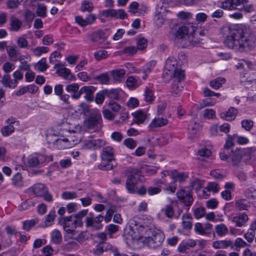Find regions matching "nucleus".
<instances>
[{
	"instance_id": "1",
	"label": "nucleus",
	"mask_w": 256,
	"mask_h": 256,
	"mask_svg": "<svg viewBox=\"0 0 256 256\" xmlns=\"http://www.w3.org/2000/svg\"><path fill=\"white\" fill-rule=\"evenodd\" d=\"M256 36L245 25L236 26L230 30V35L224 41L229 48L240 52L252 50L255 46Z\"/></svg>"
},
{
	"instance_id": "2",
	"label": "nucleus",
	"mask_w": 256,
	"mask_h": 256,
	"mask_svg": "<svg viewBox=\"0 0 256 256\" xmlns=\"http://www.w3.org/2000/svg\"><path fill=\"white\" fill-rule=\"evenodd\" d=\"M196 28L192 24H188L178 27L176 32L173 30L172 31L176 38L182 39L186 46H194L200 44L198 38L194 35Z\"/></svg>"
},
{
	"instance_id": "3",
	"label": "nucleus",
	"mask_w": 256,
	"mask_h": 256,
	"mask_svg": "<svg viewBox=\"0 0 256 256\" xmlns=\"http://www.w3.org/2000/svg\"><path fill=\"white\" fill-rule=\"evenodd\" d=\"M177 61L173 57L168 58L166 62L164 70V77L166 79L176 78L178 82L184 78V72L177 68Z\"/></svg>"
},
{
	"instance_id": "4",
	"label": "nucleus",
	"mask_w": 256,
	"mask_h": 256,
	"mask_svg": "<svg viewBox=\"0 0 256 256\" xmlns=\"http://www.w3.org/2000/svg\"><path fill=\"white\" fill-rule=\"evenodd\" d=\"M102 162L100 164L98 168L102 170H109L113 168L114 166L110 162L114 160V150L110 146L104 147L100 155Z\"/></svg>"
},
{
	"instance_id": "5",
	"label": "nucleus",
	"mask_w": 256,
	"mask_h": 256,
	"mask_svg": "<svg viewBox=\"0 0 256 256\" xmlns=\"http://www.w3.org/2000/svg\"><path fill=\"white\" fill-rule=\"evenodd\" d=\"M89 112L90 116L84 121V125L90 130L98 131L100 128L102 122L100 112L98 109H92Z\"/></svg>"
},
{
	"instance_id": "6",
	"label": "nucleus",
	"mask_w": 256,
	"mask_h": 256,
	"mask_svg": "<svg viewBox=\"0 0 256 256\" xmlns=\"http://www.w3.org/2000/svg\"><path fill=\"white\" fill-rule=\"evenodd\" d=\"M138 176L139 171L138 169L130 168L126 170L125 187L128 193H136Z\"/></svg>"
},
{
	"instance_id": "7",
	"label": "nucleus",
	"mask_w": 256,
	"mask_h": 256,
	"mask_svg": "<svg viewBox=\"0 0 256 256\" xmlns=\"http://www.w3.org/2000/svg\"><path fill=\"white\" fill-rule=\"evenodd\" d=\"M170 12L165 6H161L160 3L158 4L156 8L154 16V22L155 24L158 27L161 26L166 19L167 14Z\"/></svg>"
},
{
	"instance_id": "8",
	"label": "nucleus",
	"mask_w": 256,
	"mask_h": 256,
	"mask_svg": "<svg viewBox=\"0 0 256 256\" xmlns=\"http://www.w3.org/2000/svg\"><path fill=\"white\" fill-rule=\"evenodd\" d=\"M58 223L62 226L64 230L68 234L72 233L77 226H78L72 216L60 217L58 219Z\"/></svg>"
},
{
	"instance_id": "9",
	"label": "nucleus",
	"mask_w": 256,
	"mask_h": 256,
	"mask_svg": "<svg viewBox=\"0 0 256 256\" xmlns=\"http://www.w3.org/2000/svg\"><path fill=\"white\" fill-rule=\"evenodd\" d=\"M104 220V216L102 214H99L96 217L90 212L86 219V226L87 228H90L94 230H98L100 229L103 225L102 224Z\"/></svg>"
},
{
	"instance_id": "10",
	"label": "nucleus",
	"mask_w": 256,
	"mask_h": 256,
	"mask_svg": "<svg viewBox=\"0 0 256 256\" xmlns=\"http://www.w3.org/2000/svg\"><path fill=\"white\" fill-rule=\"evenodd\" d=\"M52 143H53L56 148L60 150L68 148L74 146L72 136H68L66 138H55Z\"/></svg>"
},
{
	"instance_id": "11",
	"label": "nucleus",
	"mask_w": 256,
	"mask_h": 256,
	"mask_svg": "<svg viewBox=\"0 0 256 256\" xmlns=\"http://www.w3.org/2000/svg\"><path fill=\"white\" fill-rule=\"evenodd\" d=\"M178 200L183 202L186 206H190L193 202V198L191 192L188 188H182L176 192Z\"/></svg>"
},
{
	"instance_id": "12",
	"label": "nucleus",
	"mask_w": 256,
	"mask_h": 256,
	"mask_svg": "<svg viewBox=\"0 0 256 256\" xmlns=\"http://www.w3.org/2000/svg\"><path fill=\"white\" fill-rule=\"evenodd\" d=\"M246 0H224L220 2V8L226 10H234L239 9V7Z\"/></svg>"
},
{
	"instance_id": "13",
	"label": "nucleus",
	"mask_w": 256,
	"mask_h": 256,
	"mask_svg": "<svg viewBox=\"0 0 256 256\" xmlns=\"http://www.w3.org/2000/svg\"><path fill=\"white\" fill-rule=\"evenodd\" d=\"M175 204L174 202H172L170 204H166L164 207L162 208L160 212L158 214L159 217L161 216H165L170 219H176L178 220L180 216L179 214H176L174 209V206Z\"/></svg>"
},
{
	"instance_id": "14",
	"label": "nucleus",
	"mask_w": 256,
	"mask_h": 256,
	"mask_svg": "<svg viewBox=\"0 0 256 256\" xmlns=\"http://www.w3.org/2000/svg\"><path fill=\"white\" fill-rule=\"evenodd\" d=\"M106 144V141L102 139H92V138H90L84 142V148L87 149H100Z\"/></svg>"
},
{
	"instance_id": "15",
	"label": "nucleus",
	"mask_w": 256,
	"mask_h": 256,
	"mask_svg": "<svg viewBox=\"0 0 256 256\" xmlns=\"http://www.w3.org/2000/svg\"><path fill=\"white\" fill-rule=\"evenodd\" d=\"M256 64L252 61L247 59H240L238 60L235 66L237 70H242L245 72L254 69Z\"/></svg>"
},
{
	"instance_id": "16",
	"label": "nucleus",
	"mask_w": 256,
	"mask_h": 256,
	"mask_svg": "<svg viewBox=\"0 0 256 256\" xmlns=\"http://www.w3.org/2000/svg\"><path fill=\"white\" fill-rule=\"evenodd\" d=\"M47 188L43 184L38 183L26 190V192L34 194L37 197H42V196L46 192Z\"/></svg>"
},
{
	"instance_id": "17",
	"label": "nucleus",
	"mask_w": 256,
	"mask_h": 256,
	"mask_svg": "<svg viewBox=\"0 0 256 256\" xmlns=\"http://www.w3.org/2000/svg\"><path fill=\"white\" fill-rule=\"evenodd\" d=\"M164 238V236L161 232L155 233L152 236L149 238L148 243L149 246L151 248H156L160 246Z\"/></svg>"
},
{
	"instance_id": "18",
	"label": "nucleus",
	"mask_w": 256,
	"mask_h": 256,
	"mask_svg": "<svg viewBox=\"0 0 256 256\" xmlns=\"http://www.w3.org/2000/svg\"><path fill=\"white\" fill-rule=\"evenodd\" d=\"M96 90V88L94 86H82L80 89V97L82 94H84L85 99L88 101L92 102L94 100V94Z\"/></svg>"
},
{
	"instance_id": "19",
	"label": "nucleus",
	"mask_w": 256,
	"mask_h": 256,
	"mask_svg": "<svg viewBox=\"0 0 256 256\" xmlns=\"http://www.w3.org/2000/svg\"><path fill=\"white\" fill-rule=\"evenodd\" d=\"M248 216L245 212L238 213L234 216L232 222L235 224L237 227L244 226L248 220Z\"/></svg>"
},
{
	"instance_id": "20",
	"label": "nucleus",
	"mask_w": 256,
	"mask_h": 256,
	"mask_svg": "<svg viewBox=\"0 0 256 256\" xmlns=\"http://www.w3.org/2000/svg\"><path fill=\"white\" fill-rule=\"evenodd\" d=\"M79 85L76 83L68 84L66 87V91L71 94V97L74 100H78L80 98V90Z\"/></svg>"
},
{
	"instance_id": "21",
	"label": "nucleus",
	"mask_w": 256,
	"mask_h": 256,
	"mask_svg": "<svg viewBox=\"0 0 256 256\" xmlns=\"http://www.w3.org/2000/svg\"><path fill=\"white\" fill-rule=\"evenodd\" d=\"M154 184L157 185L163 190L170 192L171 193H174L176 190V186H172L167 182L164 179L156 178L154 180Z\"/></svg>"
},
{
	"instance_id": "22",
	"label": "nucleus",
	"mask_w": 256,
	"mask_h": 256,
	"mask_svg": "<svg viewBox=\"0 0 256 256\" xmlns=\"http://www.w3.org/2000/svg\"><path fill=\"white\" fill-rule=\"evenodd\" d=\"M212 246L215 249L226 248L228 247L233 248L234 243L230 240H216L212 242Z\"/></svg>"
},
{
	"instance_id": "23",
	"label": "nucleus",
	"mask_w": 256,
	"mask_h": 256,
	"mask_svg": "<svg viewBox=\"0 0 256 256\" xmlns=\"http://www.w3.org/2000/svg\"><path fill=\"white\" fill-rule=\"evenodd\" d=\"M242 158V152L240 150L232 151L229 154V162H231L232 166H238L241 162Z\"/></svg>"
},
{
	"instance_id": "24",
	"label": "nucleus",
	"mask_w": 256,
	"mask_h": 256,
	"mask_svg": "<svg viewBox=\"0 0 256 256\" xmlns=\"http://www.w3.org/2000/svg\"><path fill=\"white\" fill-rule=\"evenodd\" d=\"M238 114V110L234 108L231 107L228 110L221 112L220 114V118L228 121L234 120Z\"/></svg>"
},
{
	"instance_id": "25",
	"label": "nucleus",
	"mask_w": 256,
	"mask_h": 256,
	"mask_svg": "<svg viewBox=\"0 0 256 256\" xmlns=\"http://www.w3.org/2000/svg\"><path fill=\"white\" fill-rule=\"evenodd\" d=\"M57 74L64 80H74L76 79L75 76L70 69L66 68H60L56 70Z\"/></svg>"
},
{
	"instance_id": "26",
	"label": "nucleus",
	"mask_w": 256,
	"mask_h": 256,
	"mask_svg": "<svg viewBox=\"0 0 256 256\" xmlns=\"http://www.w3.org/2000/svg\"><path fill=\"white\" fill-rule=\"evenodd\" d=\"M46 156L43 155H38V156H32L28 158V164L30 167H35L38 164L43 162L46 160Z\"/></svg>"
},
{
	"instance_id": "27",
	"label": "nucleus",
	"mask_w": 256,
	"mask_h": 256,
	"mask_svg": "<svg viewBox=\"0 0 256 256\" xmlns=\"http://www.w3.org/2000/svg\"><path fill=\"white\" fill-rule=\"evenodd\" d=\"M106 39V34L102 30L94 32L90 38L92 42L98 44L103 43Z\"/></svg>"
},
{
	"instance_id": "28",
	"label": "nucleus",
	"mask_w": 256,
	"mask_h": 256,
	"mask_svg": "<svg viewBox=\"0 0 256 256\" xmlns=\"http://www.w3.org/2000/svg\"><path fill=\"white\" fill-rule=\"evenodd\" d=\"M182 226L184 229L190 230L192 226V218L190 214H184L182 216Z\"/></svg>"
},
{
	"instance_id": "29",
	"label": "nucleus",
	"mask_w": 256,
	"mask_h": 256,
	"mask_svg": "<svg viewBox=\"0 0 256 256\" xmlns=\"http://www.w3.org/2000/svg\"><path fill=\"white\" fill-rule=\"evenodd\" d=\"M1 82L2 85L6 87L10 88H14L16 86L15 80H12L10 74H4L1 80Z\"/></svg>"
},
{
	"instance_id": "30",
	"label": "nucleus",
	"mask_w": 256,
	"mask_h": 256,
	"mask_svg": "<svg viewBox=\"0 0 256 256\" xmlns=\"http://www.w3.org/2000/svg\"><path fill=\"white\" fill-rule=\"evenodd\" d=\"M10 29L12 31L18 32L22 26V22L14 16H12L10 20Z\"/></svg>"
},
{
	"instance_id": "31",
	"label": "nucleus",
	"mask_w": 256,
	"mask_h": 256,
	"mask_svg": "<svg viewBox=\"0 0 256 256\" xmlns=\"http://www.w3.org/2000/svg\"><path fill=\"white\" fill-rule=\"evenodd\" d=\"M12 184L16 188H20L24 186L23 178L22 174L19 172L15 174L12 179Z\"/></svg>"
},
{
	"instance_id": "32",
	"label": "nucleus",
	"mask_w": 256,
	"mask_h": 256,
	"mask_svg": "<svg viewBox=\"0 0 256 256\" xmlns=\"http://www.w3.org/2000/svg\"><path fill=\"white\" fill-rule=\"evenodd\" d=\"M235 206L238 210H248L250 206V202L246 199H239L236 201Z\"/></svg>"
},
{
	"instance_id": "33",
	"label": "nucleus",
	"mask_w": 256,
	"mask_h": 256,
	"mask_svg": "<svg viewBox=\"0 0 256 256\" xmlns=\"http://www.w3.org/2000/svg\"><path fill=\"white\" fill-rule=\"evenodd\" d=\"M111 74L114 80L120 82L124 77L126 70L124 68H116L112 70Z\"/></svg>"
},
{
	"instance_id": "34",
	"label": "nucleus",
	"mask_w": 256,
	"mask_h": 256,
	"mask_svg": "<svg viewBox=\"0 0 256 256\" xmlns=\"http://www.w3.org/2000/svg\"><path fill=\"white\" fill-rule=\"evenodd\" d=\"M168 120L162 117L154 118L149 125L151 128L160 127L167 124Z\"/></svg>"
},
{
	"instance_id": "35",
	"label": "nucleus",
	"mask_w": 256,
	"mask_h": 256,
	"mask_svg": "<svg viewBox=\"0 0 256 256\" xmlns=\"http://www.w3.org/2000/svg\"><path fill=\"white\" fill-rule=\"evenodd\" d=\"M216 233L218 236L222 237L226 235L228 232V227L224 224H217L215 226Z\"/></svg>"
},
{
	"instance_id": "36",
	"label": "nucleus",
	"mask_w": 256,
	"mask_h": 256,
	"mask_svg": "<svg viewBox=\"0 0 256 256\" xmlns=\"http://www.w3.org/2000/svg\"><path fill=\"white\" fill-rule=\"evenodd\" d=\"M88 213V210H82L74 215V218L77 222L78 226H82L83 225L82 218L85 217Z\"/></svg>"
},
{
	"instance_id": "37",
	"label": "nucleus",
	"mask_w": 256,
	"mask_h": 256,
	"mask_svg": "<svg viewBox=\"0 0 256 256\" xmlns=\"http://www.w3.org/2000/svg\"><path fill=\"white\" fill-rule=\"evenodd\" d=\"M120 90L118 89L104 90L106 96L110 98L118 100L120 98Z\"/></svg>"
},
{
	"instance_id": "38",
	"label": "nucleus",
	"mask_w": 256,
	"mask_h": 256,
	"mask_svg": "<svg viewBox=\"0 0 256 256\" xmlns=\"http://www.w3.org/2000/svg\"><path fill=\"white\" fill-rule=\"evenodd\" d=\"M156 60H151L148 62L143 67V73L144 76L142 78L144 80H146L147 78V76L150 73L151 70L156 66Z\"/></svg>"
},
{
	"instance_id": "39",
	"label": "nucleus",
	"mask_w": 256,
	"mask_h": 256,
	"mask_svg": "<svg viewBox=\"0 0 256 256\" xmlns=\"http://www.w3.org/2000/svg\"><path fill=\"white\" fill-rule=\"evenodd\" d=\"M36 202L34 198H29L23 202L19 206L20 210H26L34 206Z\"/></svg>"
},
{
	"instance_id": "40",
	"label": "nucleus",
	"mask_w": 256,
	"mask_h": 256,
	"mask_svg": "<svg viewBox=\"0 0 256 256\" xmlns=\"http://www.w3.org/2000/svg\"><path fill=\"white\" fill-rule=\"evenodd\" d=\"M226 79L222 77H218L210 82V86L214 89L217 90L226 82Z\"/></svg>"
},
{
	"instance_id": "41",
	"label": "nucleus",
	"mask_w": 256,
	"mask_h": 256,
	"mask_svg": "<svg viewBox=\"0 0 256 256\" xmlns=\"http://www.w3.org/2000/svg\"><path fill=\"white\" fill-rule=\"evenodd\" d=\"M36 70L44 72L48 68V66L46 63V58H42L34 66Z\"/></svg>"
},
{
	"instance_id": "42",
	"label": "nucleus",
	"mask_w": 256,
	"mask_h": 256,
	"mask_svg": "<svg viewBox=\"0 0 256 256\" xmlns=\"http://www.w3.org/2000/svg\"><path fill=\"white\" fill-rule=\"evenodd\" d=\"M6 51L9 57L13 61H17L18 58H16L18 50L16 49V46H9L6 48Z\"/></svg>"
},
{
	"instance_id": "43",
	"label": "nucleus",
	"mask_w": 256,
	"mask_h": 256,
	"mask_svg": "<svg viewBox=\"0 0 256 256\" xmlns=\"http://www.w3.org/2000/svg\"><path fill=\"white\" fill-rule=\"evenodd\" d=\"M34 54L37 56L40 57L43 54H46L49 51V48L46 46H37L32 50Z\"/></svg>"
},
{
	"instance_id": "44",
	"label": "nucleus",
	"mask_w": 256,
	"mask_h": 256,
	"mask_svg": "<svg viewBox=\"0 0 256 256\" xmlns=\"http://www.w3.org/2000/svg\"><path fill=\"white\" fill-rule=\"evenodd\" d=\"M174 83L172 84L171 92L174 95H178L182 91V86L179 85L180 81L178 82L176 78H174Z\"/></svg>"
},
{
	"instance_id": "45",
	"label": "nucleus",
	"mask_w": 256,
	"mask_h": 256,
	"mask_svg": "<svg viewBox=\"0 0 256 256\" xmlns=\"http://www.w3.org/2000/svg\"><path fill=\"white\" fill-rule=\"evenodd\" d=\"M94 9V4L90 0H84L82 2L80 10L83 12H91Z\"/></svg>"
},
{
	"instance_id": "46",
	"label": "nucleus",
	"mask_w": 256,
	"mask_h": 256,
	"mask_svg": "<svg viewBox=\"0 0 256 256\" xmlns=\"http://www.w3.org/2000/svg\"><path fill=\"white\" fill-rule=\"evenodd\" d=\"M132 114L136 122L138 124H142L146 119V114L141 110L133 113Z\"/></svg>"
},
{
	"instance_id": "47",
	"label": "nucleus",
	"mask_w": 256,
	"mask_h": 256,
	"mask_svg": "<svg viewBox=\"0 0 256 256\" xmlns=\"http://www.w3.org/2000/svg\"><path fill=\"white\" fill-rule=\"evenodd\" d=\"M109 108L115 112H122L124 111V108L120 106L117 102L110 101L108 104Z\"/></svg>"
},
{
	"instance_id": "48",
	"label": "nucleus",
	"mask_w": 256,
	"mask_h": 256,
	"mask_svg": "<svg viewBox=\"0 0 256 256\" xmlns=\"http://www.w3.org/2000/svg\"><path fill=\"white\" fill-rule=\"evenodd\" d=\"M36 14L38 16L45 18L47 15V8L46 6L42 4H38L36 10Z\"/></svg>"
},
{
	"instance_id": "49",
	"label": "nucleus",
	"mask_w": 256,
	"mask_h": 256,
	"mask_svg": "<svg viewBox=\"0 0 256 256\" xmlns=\"http://www.w3.org/2000/svg\"><path fill=\"white\" fill-rule=\"evenodd\" d=\"M126 84L127 86L129 88H134L138 86L140 83L136 79V78L133 76H128L126 80Z\"/></svg>"
},
{
	"instance_id": "50",
	"label": "nucleus",
	"mask_w": 256,
	"mask_h": 256,
	"mask_svg": "<svg viewBox=\"0 0 256 256\" xmlns=\"http://www.w3.org/2000/svg\"><path fill=\"white\" fill-rule=\"evenodd\" d=\"M56 216L54 210H51L46 216L45 224L46 226H50L52 224Z\"/></svg>"
},
{
	"instance_id": "51",
	"label": "nucleus",
	"mask_w": 256,
	"mask_h": 256,
	"mask_svg": "<svg viewBox=\"0 0 256 256\" xmlns=\"http://www.w3.org/2000/svg\"><path fill=\"white\" fill-rule=\"evenodd\" d=\"M14 126L7 125L2 128L1 132L4 136H8L14 132Z\"/></svg>"
},
{
	"instance_id": "52",
	"label": "nucleus",
	"mask_w": 256,
	"mask_h": 256,
	"mask_svg": "<svg viewBox=\"0 0 256 256\" xmlns=\"http://www.w3.org/2000/svg\"><path fill=\"white\" fill-rule=\"evenodd\" d=\"M62 239L60 232L57 230H54L51 234V240L55 244L59 243Z\"/></svg>"
},
{
	"instance_id": "53",
	"label": "nucleus",
	"mask_w": 256,
	"mask_h": 256,
	"mask_svg": "<svg viewBox=\"0 0 256 256\" xmlns=\"http://www.w3.org/2000/svg\"><path fill=\"white\" fill-rule=\"evenodd\" d=\"M96 80L102 84H108L110 82V77L108 74L103 73L96 76Z\"/></svg>"
},
{
	"instance_id": "54",
	"label": "nucleus",
	"mask_w": 256,
	"mask_h": 256,
	"mask_svg": "<svg viewBox=\"0 0 256 256\" xmlns=\"http://www.w3.org/2000/svg\"><path fill=\"white\" fill-rule=\"evenodd\" d=\"M248 0H246L243 4H242L240 8H239V10H243L246 12L250 13L254 11V8L252 4H248Z\"/></svg>"
},
{
	"instance_id": "55",
	"label": "nucleus",
	"mask_w": 256,
	"mask_h": 256,
	"mask_svg": "<svg viewBox=\"0 0 256 256\" xmlns=\"http://www.w3.org/2000/svg\"><path fill=\"white\" fill-rule=\"evenodd\" d=\"M144 96V100L146 102H151L152 101L154 100V98L153 92L150 88H146Z\"/></svg>"
},
{
	"instance_id": "56",
	"label": "nucleus",
	"mask_w": 256,
	"mask_h": 256,
	"mask_svg": "<svg viewBox=\"0 0 256 256\" xmlns=\"http://www.w3.org/2000/svg\"><path fill=\"white\" fill-rule=\"evenodd\" d=\"M77 198V194L74 192H64L62 194V198L64 200H70Z\"/></svg>"
},
{
	"instance_id": "57",
	"label": "nucleus",
	"mask_w": 256,
	"mask_h": 256,
	"mask_svg": "<svg viewBox=\"0 0 256 256\" xmlns=\"http://www.w3.org/2000/svg\"><path fill=\"white\" fill-rule=\"evenodd\" d=\"M177 17L182 20H188L191 18L192 14L188 12L180 11L176 14Z\"/></svg>"
},
{
	"instance_id": "58",
	"label": "nucleus",
	"mask_w": 256,
	"mask_h": 256,
	"mask_svg": "<svg viewBox=\"0 0 256 256\" xmlns=\"http://www.w3.org/2000/svg\"><path fill=\"white\" fill-rule=\"evenodd\" d=\"M194 230L196 233L203 236H208L207 232L204 230L203 224L200 222H197L194 225Z\"/></svg>"
},
{
	"instance_id": "59",
	"label": "nucleus",
	"mask_w": 256,
	"mask_h": 256,
	"mask_svg": "<svg viewBox=\"0 0 256 256\" xmlns=\"http://www.w3.org/2000/svg\"><path fill=\"white\" fill-rule=\"evenodd\" d=\"M205 214L206 210L204 207H198L194 210V216L196 219L203 217Z\"/></svg>"
},
{
	"instance_id": "60",
	"label": "nucleus",
	"mask_w": 256,
	"mask_h": 256,
	"mask_svg": "<svg viewBox=\"0 0 256 256\" xmlns=\"http://www.w3.org/2000/svg\"><path fill=\"white\" fill-rule=\"evenodd\" d=\"M108 55V52L105 50H100L94 54L95 58L98 60L106 58Z\"/></svg>"
},
{
	"instance_id": "61",
	"label": "nucleus",
	"mask_w": 256,
	"mask_h": 256,
	"mask_svg": "<svg viewBox=\"0 0 256 256\" xmlns=\"http://www.w3.org/2000/svg\"><path fill=\"white\" fill-rule=\"evenodd\" d=\"M236 142L239 144L243 145L248 144L249 142L248 139L245 136H240L238 134H234Z\"/></svg>"
},
{
	"instance_id": "62",
	"label": "nucleus",
	"mask_w": 256,
	"mask_h": 256,
	"mask_svg": "<svg viewBox=\"0 0 256 256\" xmlns=\"http://www.w3.org/2000/svg\"><path fill=\"white\" fill-rule=\"evenodd\" d=\"M36 222L34 220H26L23 222L22 228L24 230L29 231L32 227L34 226Z\"/></svg>"
},
{
	"instance_id": "63",
	"label": "nucleus",
	"mask_w": 256,
	"mask_h": 256,
	"mask_svg": "<svg viewBox=\"0 0 256 256\" xmlns=\"http://www.w3.org/2000/svg\"><path fill=\"white\" fill-rule=\"evenodd\" d=\"M255 235V232L250 228L244 234V238L248 242H252L254 238Z\"/></svg>"
},
{
	"instance_id": "64",
	"label": "nucleus",
	"mask_w": 256,
	"mask_h": 256,
	"mask_svg": "<svg viewBox=\"0 0 256 256\" xmlns=\"http://www.w3.org/2000/svg\"><path fill=\"white\" fill-rule=\"evenodd\" d=\"M124 144L130 149H134L137 145L136 142L132 138H126L124 142Z\"/></svg>"
}]
</instances>
